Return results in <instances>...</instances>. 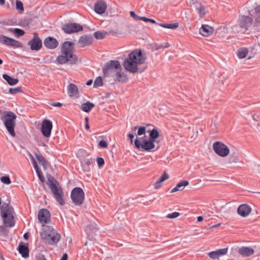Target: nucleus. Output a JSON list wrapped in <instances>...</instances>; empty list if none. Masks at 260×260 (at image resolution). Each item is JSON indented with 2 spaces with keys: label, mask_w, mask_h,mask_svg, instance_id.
<instances>
[{
  "label": "nucleus",
  "mask_w": 260,
  "mask_h": 260,
  "mask_svg": "<svg viewBox=\"0 0 260 260\" xmlns=\"http://www.w3.org/2000/svg\"><path fill=\"white\" fill-rule=\"evenodd\" d=\"M146 60V57L142 53L141 49H135L129 54L128 57L124 60L123 66L126 71L131 73H142L146 68L139 69L138 65L144 63Z\"/></svg>",
  "instance_id": "1"
},
{
  "label": "nucleus",
  "mask_w": 260,
  "mask_h": 260,
  "mask_svg": "<svg viewBox=\"0 0 260 260\" xmlns=\"http://www.w3.org/2000/svg\"><path fill=\"white\" fill-rule=\"evenodd\" d=\"M74 46V43L70 41H66L62 44L60 50L61 54L56 58L59 63L64 64L68 62L70 64H74L77 63L78 57L73 54Z\"/></svg>",
  "instance_id": "2"
},
{
  "label": "nucleus",
  "mask_w": 260,
  "mask_h": 260,
  "mask_svg": "<svg viewBox=\"0 0 260 260\" xmlns=\"http://www.w3.org/2000/svg\"><path fill=\"white\" fill-rule=\"evenodd\" d=\"M14 214L13 207L9 203H4L2 204L1 215L6 227H13L15 225Z\"/></svg>",
  "instance_id": "3"
},
{
  "label": "nucleus",
  "mask_w": 260,
  "mask_h": 260,
  "mask_svg": "<svg viewBox=\"0 0 260 260\" xmlns=\"http://www.w3.org/2000/svg\"><path fill=\"white\" fill-rule=\"evenodd\" d=\"M47 185L50 189L54 198L61 205H63L65 202L63 199V193L61 187L58 186V182L50 175L47 176Z\"/></svg>",
  "instance_id": "4"
},
{
  "label": "nucleus",
  "mask_w": 260,
  "mask_h": 260,
  "mask_svg": "<svg viewBox=\"0 0 260 260\" xmlns=\"http://www.w3.org/2000/svg\"><path fill=\"white\" fill-rule=\"evenodd\" d=\"M16 118V115L13 112L5 111L1 118L9 133L13 137L15 136L14 128Z\"/></svg>",
  "instance_id": "5"
},
{
  "label": "nucleus",
  "mask_w": 260,
  "mask_h": 260,
  "mask_svg": "<svg viewBox=\"0 0 260 260\" xmlns=\"http://www.w3.org/2000/svg\"><path fill=\"white\" fill-rule=\"evenodd\" d=\"M238 23L240 28L252 31V30H259L260 28L255 24L252 17L249 16L241 15L238 19Z\"/></svg>",
  "instance_id": "6"
},
{
  "label": "nucleus",
  "mask_w": 260,
  "mask_h": 260,
  "mask_svg": "<svg viewBox=\"0 0 260 260\" xmlns=\"http://www.w3.org/2000/svg\"><path fill=\"white\" fill-rule=\"evenodd\" d=\"M121 69V67L119 61L111 60L105 63L102 71L104 77H114L117 70Z\"/></svg>",
  "instance_id": "7"
},
{
  "label": "nucleus",
  "mask_w": 260,
  "mask_h": 260,
  "mask_svg": "<svg viewBox=\"0 0 260 260\" xmlns=\"http://www.w3.org/2000/svg\"><path fill=\"white\" fill-rule=\"evenodd\" d=\"M48 231H45V233L42 234V236L49 244L54 245L56 244L59 240L60 236L54 230L47 226Z\"/></svg>",
  "instance_id": "8"
},
{
  "label": "nucleus",
  "mask_w": 260,
  "mask_h": 260,
  "mask_svg": "<svg viewBox=\"0 0 260 260\" xmlns=\"http://www.w3.org/2000/svg\"><path fill=\"white\" fill-rule=\"evenodd\" d=\"M84 192L80 187H75L71 193V200L75 205H81L84 201Z\"/></svg>",
  "instance_id": "9"
},
{
  "label": "nucleus",
  "mask_w": 260,
  "mask_h": 260,
  "mask_svg": "<svg viewBox=\"0 0 260 260\" xmlns=\"http://www.w3.org/2000/svg\"><path fill=\"white\" fill-rule=\"evenodd\" d=\"M155 142L150 139L143 141L141 144L138 138L135 139L134 143L137 149H140L142 148L146 151H150L155 148Z\"/></svg>",
  "instance_id": "10"
},
{
  "label": "nucleus",
  "mask_w": 260,
  "mask_h": 260,
  "mask_svg": "<svg viewBox=\"0 0 260 260\" xmlns=\"http://www.w3.org/2000/svg\"><path fill=\"white\" fill-rule=\"evenodd\" d=\"M213 148L215 153L221 157H225L227 156L230 152L228 147L223 143L219 141H217L214 143Z\"/></svg>",
  "instance_id": "11"
},
{
  "label": "nucleus",
  "mask_w": 260,
  "mask_h": 260,
  "mask_svg": "<svg viewBox=\"0 0 260 260\" xmlns=\"http://www.w3.org/2000/svg\"><path fill=\"white\" fill-rule=\"evenodd\" d=\"M63 31L68 34L78 32L83 30L82 25L76 23H70L64 24L62 27Z\"/></svg>",
  "instance_id": "12"
},
{
  "label": "nucleus",
  "mask_w": 260,
  "mask_h": 260,
  "mask_svg": "<svg viewBox=\"0 0 260 260\" xmlns=\"http://www.w3.org/2000/svg\"><path fill=\"white\" fill-rule=\"evenodd\" d=\"M28 45L32 51H39L42 47V42L37 32L33 34V38L29 40Z\"/></svg>",
  "instance_id": "13"
},
{
  "label": "nucleus",
  "mask_w": 260,
  "mask_h": 260,
  "mask_svg": "<svg viewBox=\"0 0 260 260\" xmlns=\"http://www.w3.org/2000/svg\"><path fill=\"white\" fill-rule=\"evenodd\" d=\"M0 43L7 46L16 48L22 47V43L19 41L4 35H0Z\"/></svg>",
  "instance_id": "14"
},
{
  "label": "nucleus",
  "mask_w": 260,
  "mask_h": 260,
  "mask_svg": "<svg viewBox=\"0 0 260 260\" xmlns=\"http://www.w3.org/2000/svg\"><path fill=\"white\" fill-rule=\"evenodd\" d=\"M52 127V122L50 120L44 119L41 126L42 135L46 138L50 137Z\"/></svg>",
  "instance_id": "15"
},
{
  "label": "nucleus",
  "mask_w": 260,
  "mask_h": 260,
  "mask_svg": "<svg viewBox=\"0 0 260 260\" xmlns=\"http://www.w3.org/2000/svg\"><path fill=\"white\" fill-rule=\"evenodd\" d=\"M50 212L46 209H41L38 213V218L42 224L47 223L50 220Z\"/></svg>",
  "instance_id": "16"
},
{
  "label": "nucleus",
  "mask_w": 260,
  "mask_h": 260,
  "mask_svg": "<svg viewBox=\"0 0 260 260\" xmlns=\"http://www.w3.org/2000/svg\"><path fill=\"white\" fill-rule=\"evenodd\" d=\"M44 46L49 49H54L58 45V41L52 37H48L44 41Z\"/></svg>",
  "instance_id": "17"
},
{
  "label": "nucleus",
  "mask_w": 260,
  "mask_h": 260,
  "mask_svg": "<svg viewBox=\"0 0 260 260\" xmlns=\"http://www.w3.org/2000/svg\"><path fill=\"white\" fill-rule=\"evenodd\" d=\"M251 212V208L246 204L240 205L237 210L238 214L243 217L247 216Z\"/></svg>",
  "instance_id": "18"
},
{
  "label": "nucleus",
  "mask_w": 260,
  "mask_h": 260,
  "mask_svg": "<svg viewBox=\"0 0 260 260\" xmlns=\"http://www.w3.org/2000/svg\"><path fill=\"white\" fill-rule=\"evenodd\" d=\"M17 250L23 257L26 258L29 256V249L27 244L20 242L19 244Z\"/></svg>",
  "instance_id": "19"
},
{
  "label": "nucleus",
  "mask_w": 260,
  "mask_h": 260,
  "mask_svg": "<svg viewBox=\"0 0 260 260\" xmlns=\"http://www.w3.org/2000/svg\"><path fill=\"white\" fill-rule=\"evenodd\" d=\"M93 41L92 36L88 35L82 36L80 37L78 43L81 47L90 45Z\"/></svg>",
  "instance_id": "20"
},
{
  "label": "nucleus",
  "mask_w": 260,
  "mask_h": 260,
  "mask_svg": "<svg viewBox=\"0 0 260 260\" xmlns=\"http://www.w3.org/2000/svg\"><path fill=\"white\" fill-rule=\"evenodd\" d=\"M200 33L204 37H209L213 33V28L208 25L203 24L200 28Z\"/></svg>",
  "instance_id": "21"
},
{
  "label": "nucleus",
  "mask_w": 260,
  "mask_h": 260,
  "mask_svg": "<svg viewBox=\"0 0 260 260\" xmlns=\"http://www.w3.org/2000/svg\"><path fill=\"white\" fill-rule=\"evenodd\" d=\"M238 253L243 257H248L254 253V250L249 247L243 246L239 248Z\"/></svg>",
  "instance_id": "22"
},
{
  "label": "nucleus",
  "mask_w": 260,
  "mask_h": 260,
  "mask_svg": "<svg viewBox=\"0 0 260 260\" xmlns=\"http://www.w3.org/2000/svg\"><path fill=\"white\" fill-rule=\"evenodd\" d=\"M107 6L105 3L101 1L97 2L94 5V11L99 14L104 13L106 10Z\"/></svg>",
  "instance_id": "23"
},
{
  "label": "nucleus",
  "mask_w": 260,
  "mask_h": 260,
  "mask_svg": "<svg viewBox=\"0 0 260 260\" xmlns=\"http://www.w3.org/2000/svg\"><path fill=\"white\" fill-rule=\"evenodd\" d=\"M94 107V104L89 101L83 103L81 105L80 109L83 111L88 113L91 111L92 108Z\"/></svg>",
  "instance_id": "24"
},
{
  "label": "nucleus",
  "mask_w": 260,
  "mask_h": 260,
  "mask_svg": "<svg viewBox=\"0 0 260 260\" xmlns=\"http://www.w3.org/2000/svg\"><path fill=\"white\" fill-rule=\"evenodd\" d=\"M68 90L70 96H73L77 94L78 93V89L77 86L73 83H70L68 86Z\"/></svg>",
  "instance_id": "25"
},
{
  "label": "nucleus",
  "mask_w": 260,
  "mask_h": 260,
  "mask_svg": "<svg viewBox=\"0 0 260 260\" xmlns=\"http://www.w3.org/2000/svg\"><path fill=\"white\" fill-rule=\"evenodd\" d=\"M3 77L11 86L16 85L19 81L18 79L13 78L7 74H4Z\"/></svg>",
  "instance_id": "26"
},
{
  "label": "nucleus",
  "mask_w": 260,
  "mask_h": 260,
  "mask_svg": "<svg viewBox=\"0 0 260 260\" xmlns=\"http://www.w3.org/2000/svg\"><path fill=\"white\" fill-rule=\"evenodd\" d=\"M149 137L148 138L153 141L154 142H155L156 140L159 136V133L158 129L155 128H154L152 129L149 131Z\"/></svg>",
  "instance_id": "27"
},
{
  "label": "nucleus",
  "mask_w": 260,
  "mask_h": 260,
  "mask_svg": "<svg viewBox=\"0 0 260 260\" xmlns=\"http://www.w3.org/2000/svg\"><path fill=\"white\" fill-rule=\"evenodd\" d=\"M35 156L39 162L40 164H42L44 170H46L47 168V161L45 158L41 155L35 153Z\"/></svg>",
  "instance_id": "28"
},
{
  "label": "nucleus",
  "mask_w": 260,
  "mask_h": 260,
  "mask_svg": "<svg viewBox=\"0 0 260 260\" xmlns=\"http://www.w3.org/2000/svg\"><path fill=\"white\" fill-rule=\"evenodd\" d=\"M170 46V45L168 43H164L163 44H153L151 45V49L153 50H157L161 49L167 48Z\"/></svg>",
  "instance_id": "29"
},
{
  "label": "nucleus",
  "mask_w": 260,
  "mask_h": 260,
  "mask_svg": "<svg viewBox=\"0 0 260 260\" xmlns=\"http://www.w3.org/2000/svg\"><path fill=\"white\" fill-rule=\"evenodd\" d=\"M158 25L169 29H175L177 28L179 26V24L178 23H159Z\"/></svg>",
  "instance_id": "30"
},
{
  "label": "nucleus",
  "mask_w": 260,
  "mask_h": 260,
  "mask_svg": "<svg viewBox=\"0 0 260 260\" xmlns=\"http://www.w3.org/2000/svg\"><path fill=\"white\" fill-rule=\"evenodd\" d=\"M196 8L199 14L201 17H202L204 15H205L206 12L204 6L202 5L201 4L197 3L196 5Z\"/></svg>",
  "instance_id": "31"
},
{
  "label": "nucleus",
  "mask_w": 260,
  "mask_h": 260,
  "mask_svg": "<svg viewBox=\"0 0 260 260\" xmlns=\"http://www.w3.org/2000/svg\"><path fill=\"white\" fill-rule=\"evenodd\" d=\"M248 52L247 48H243L238 52L237 56L239 58H244L247 56Z\"/></svg>",
  "instance_id": "32"
},
{
  "label": "nucleus",
  "mask_w": 260,
  "mask_h": 260,
  "mask_svg": "<svg viewBox=\"0 0 260 260\" xmlns=\"http://www.w3.org/2000/svg\"><path fill=\"white\" fill-rule=\"evenodd\" d=\"M107 34V32H101L100 31H95L93 34V36L96 39H104L106 35Z\"/></svg>",
  "instance_id": "33"
},
{
  "label": "nucleus",
  "mask_w": 260,
  "mask_h": 260,
  "mask_svg": "<svg viewBox=\"0 0 260 260\" xmlns=\"http://www.w3.org/2000/svg\"><path fill=\"white\" fill-rule=\"evenodd\" d=\"M137 128H138L137 132V135L138 136H141L146 133V127L145 126H141L139 127L138 126H135L133 128V129L136 131Z\"/></svg>",
  "instance_id": "34"
},
{
  "label": "nucleus",
  "mask_w": 260,
  "mask_h": 260,
  "mask_svg": "<svg viewBox=\"0 0 260 260\" xmlns=\"http://www.w3.org/2000/svg\"><path fill=\"white\" fill-rule=\"evenodd\" d=\"M103 85L102 78L101 77H98L93 83V87L96 88L100 86H102Z\"/></svg>",
  "instance_id": "35"
},
{
  "label": "nucleus",
  "mask_w": 260,
  "mask_h": 260,
  "mask_svg": "<svg viewBox=\"0 0 260 260\" xmlns=\"http://www.w3.org/2000/svg\"><path fill=\"white\" fill-rule=\"evenodd\" d=\"M189 184V182L187 180H183L177 183L176 187L179 188L180 191L182 190L183 188Z\"/></svg>",
  "instance_id": "36"
},
{
  "label": "nucleus",
  "mask_w": 260,
  "mask_h": 260,
  "mask_svg": "<svg viewBox=\"0 0 260 260\" xmlns=\"http://www.w3.org/2000/svg\"><path fill=\"white\" fill-rule=\"evenodd\" d=\"M12 31L18 37L22 36L25 34V31L23 29L18 28L13 29Z\"/></svg>",
  "instance_id": "37"
},
{
  "label": "nucleus",
  "mask_w": 260,
  "mask_h": 260,
  "mask_svg": "<svg viewBox=\"0 0 260 260\" xmlns=\"http://www.w3.org/2000/svg\"><path fill=\"white\" fill-rule=\"evenodd\" d=\"M1 181L2 183L5 184H10L11 181L9 176H4L1 178Z\"/></svg>",
  "instance_id": "38"
},
{
  "label": "nucleus",
  "mask_w": 260,
  "mask_h": 260,
  "mask_svg": "<svg viewBox=\"0 0 260 260\" xmlns=\"http://www.w3.org/2000/svg\"><path fill=\"white\" fill-rule=\"evenodd\" d=\"M21 92V87L11 88L9 89V93L12 94H15Z\"/></svg>",
  "instance_id": "39"
},
{
  "label": "nucleus",
  "mask_w": 260,
  "mask_h": 260,
  "mask_svg": "<svg viewBox=\"0 0 260 260\" xmlns=\"http://www.w3.org/2000/svg\"><path fill=\"white\" fill-rule=\"evenodd\" d=\"M140 20H143L145 22H149L153 24H156V25H158V23H157L155 20L147 18L146 17H141L140 18Z\"/></svg>",
  "instance_id": "40"
},
{
  "label": "nucleus",
  "mask_w": 260,
  "mask_h": 260,
  "mask_svg": "<svg viewBox=\"0 0 260 260\" xmlns=\"http://www.w3.org/2000/svg\"><path fill=\"white\" fill-rule=\"evenodd\" d=\"M228 248H224L222 249H219L218 250H216L217 252V254L218 255V256H222L223 255H225L228 252Z\"/></svg>",
  "instance_id": "41"
},
{
  "label": "nucleus",
  "mask_w": 260,
  "mask_h": 260,
  "mask_svg": "<svg viewBox=\"0 0 260 260\" xmlns=\"http://www.w3.org/2000/svg\"><path fill=\"white\" fill-rule=\"evenodd\" d=\"M208 255L211 258L213 259H217L219 257L217 252L216 250L209 252Z\"/></svg>",
  "instance_id": "42"
},
{
  "label": "nucleus",
  "mask_w": 260,
  "mask_h": 260,
  "mask_svg": "<svg viewBox=\"0 0 260 260\" xmlns=\"http://www.w3.org/2000/svg\"><path fill=\"white\" fill-rule=\"evenodd\" d=\"M16 6L17 10L21 11H23L24 10L23 5L21 2L17 1Z\"/></svg>",
  "instance_id": "43"
},
{
  "label": "nucleus",
  "mask_w": 260,
  "mask_h": 260,
  "mask_svg": "<svg viewBox=\"0 0 260 260\" xmlns=\"http://www.w3.org/2000/svg\"><path fill=\"white\" fill-rule=\"evenodd\" d=\"M179 215H180L179 213H178L177 212H174L171 214H168V215L167 216V217L168 218L172 219V218H175L178 217L179 216Z\"/></svg>",
  "instance_id": "44"
},
{
  "label": "nucleus",
  "mask_w": 260,
  "mask_h": 260,
  "mask_svg": "<svg viewBox=\"0 0 260 260\" xmlns=\"http://www.w3.org/2000/svg\"><path fill=\"white\" fill-rule=\"evenodd\" d=\"M96 161H97L98 167L99 168L102 167L105 164L104 160L102 157H98Z\"/></svg>",
  "instance_id": "45"
},
{
  "label": "nucleus",
  "mask_w": 260,
  "mask_h": 260,
  "mask_svg": "<svg viewBox=\"0 0 260 260\" xmlns=\"http://www.w3.org/2000/svg\"><path fill=\"white\" fill-rule=\"evenodd\" d=\"M37 175L40 179V180L42 182H44L45 181V178L44 177V175L41 171V170H39L38 172H36Z\"/></svg>",
  "instance_id": "46"
},
{
  "label": "nucleus",
  "mask_w": 260,
  "mask_h": 260,
  "mask_svg": "<svg viewBox=\"0 0 260 260\" xmlns=\"http://www.w3.org/2000/svg\"><path fill=\"white\" fill-rule=\"evenodd\" d=\"M115 76L116 80H118V81H121L120 79L122 77V75L121 73V69H119V70H117V71L115 73Z\"/></svg>",
  "instance_id": "47"
},
{
  "label": "nucleus",
  "mask_w": 260,
  "mask_h": 260,
  "mask_svg": "<svg viewBox=\"0 0 260 260\" xmlns=\"http://www.w3.org/2000/svg\"><path fill=\"white\" fill-rule=\"evenodd\" d=\"M99 146L103 148H107L108 147V144L105 140H101L99 143Z\"/></svg>",
  "instance_id": "48"
},
{
  "label": "nucleus",
  "mask_w": 260,
  "mask_h": 260,
  "mask_svg": "<svg viewBox=\"0 0 260 260\" xmlns=\"http://www.w3.org/2000/svg\"><path fill=\"white\" fill-rule=\"evenodd\" d=\"M169 176L168 173H167L166 172H165L163 174L160 176L159 178V179L164 182L166 180L168 179L169 178Z\"/></svg>",
  "instance_id": "49"
},
{
  "label": "nucleus",
  "mask_w": 260,
  "mask_h": 260,
  "mask_svg": "<svg viewBox=\"0 0 260 260\" xmlns=\"http://www.w3.org/2000/svg\"><path fill=\"white\" fill-rule=\"evenodd\" d=\"M238 160V157L237 155H231V157L230 158V162H237Z\"/></svg>",
  "instance_id": "50"
},
{
  "label": "nucleus",
  "mask_w": 260,
  "mask_h": 260,
  "mask_svg": "<svg viewBox=\"0 0 260 260\" xmlns=\"http://www.w3.org/2000/svg\"><path fill=\"white\" fill-rule=\"evenodd\" d=\"M130 15L132 17L137 20H140V18H141V16L137 15L134 11L130 12Z\"/></svg>",
  "instance_id": "51"
},
{
  "label": "nucleus",
  "mask_w": 260,
  "mask_h": 260,
  "mask_svg": "<svg viewBox=\"0 0 260 260\" xmlns=\"http://www.w3.org/2000/svg\"><path fill=\"white\" fill-rule=\"evenodd\" d=\"M91 162H92V160L91 159H87L86 160H85V164L83 165V166H85V165L87 166V168H86L87 171H89V168L88 166L91 164Z\"/></svg>",
  "instance_id": "52"
},
{
  "label": "nucleus",
  "mask_w": 260,
  "mask_h": 260,
  "mask_svg": "<svg viewBox=\"0 0 260 260\" xmlns=\"http://www.w3.org/2000/svg\"><path fill=\"white\" fill-rule=\"evenodd\" d=\"M162 181H161L159 179L158 180V181H157L156 182V183L154 184V188L155 189H158L159 188L161 185V183H162Z\"/></svg>",
  "instance_id": "53"
},
{
  "label": "nucleus",
  "mask_w": 260,
  "mask_h": 260,
  "mask_svg": "<svg viewBox=\"0 0 260 260\" xmlns=\"http://www.w3.org/2000/svg\"><path fill=\"white\" fill-rule=\"evenodd\" d=\"M36 260H47V259L44 255L40 254L37 256Z\"/></svg>",
  "instance_id": "54"
},
{
  "label": "nucleus",
  "mask_w": 260,
  "mask_h": 260,
  "mask_svg": "<svg viewBox=\"0 0 260 260\" xmlns=\"http://www.w3.org/2000/svg\"><path fill=\"white\" fill-rule=\"evenodd\" d=\"M52 106L60 107L62 106V104L59 102H55L50 103Z\"/></svg>",
  "instance_id": "55"
},
{
  "label": "nucleus",
  "mask_w": 260,
  "mask_h": 260,
  "mask_svg": "<svg viewBox=\"0 0 260 260\" xmlns=\"http://www.w3.org/2000/svg\"><path fill=\"white\" fill-rule=\"evenodd\" d=\"M32 165L36 172H38V171L40 170L36 161L32 163Z\"/></svg>",
  "instance_id": "56"
},
{
  "label": "nucleus",
  "mask_w": 260,
  "mask_h": 260,
  "mask_svg": "<svg viewBox=\"0 0 260 260\" xmlns=\"http://www.w3.org/2000/svg\"><path fill=\"white\" fill-rule=\"evenodd\" d=\"M32 165L36 172H38V171L40 170L36 161L32 163Z\"/></svg>",
  "instance_id": "57"
},
{
  "label": "nucleus",
  "mask_w": 260,
  "mask_h": 260,
  "mask_svg": "<svg viewBox=\"0 0 260 260\" xmlns=\"http://www.w3.org/2000/svg\"><path fill=\"white\" fill-rule=\"evenodd\" d=\"M128 137L130 139L131 143L133 144V139L134 138V135L133 134H128Z\"/></svg>",
  "instance_id": "58"
},
{
  "label": "nucleus",
  "mask_w": 260,
  "mask_h": 260,
  "mask_svg": "<svg viewBox=\"0 0 260 260\" xmlns=\"http://www.w3.org/2000/svg\"><path fill=\"white\" fill-rule=\"evenodd\" d=\"M68 255L66 253L63 254V255L62 256V257L60 260H68Z\"/></svg>",
  "instance_id": "59"
},
{
  "label": "nucleus",
  "mask_w": 260,
  "mask_h": 260,
  "mask_svg": "<svg viewBox=\"0 0 260 260\" xmlns=\"http://www.w3.org/2000/svg\"><path fill=\"white\" fill-rule=\"evenodd\" d=\"M180 191V190H179V188H178L176 187V186L174 188H173L171 190V193H173V192H176V191Z\"/></svg>",
  "instance_id": "60"
},
{
  "label": "nucleus",
  "mask_w": 260,
  "mask_h": 260,
  "mask_svg": "<svg viewBox=\"0 0 260 260\" xmlns=\"http://www.w3.org/2000/svg\"><path fill=\"white\" fill-rule=\"evenodd\" d=\"M23 237H24V239L27 240L29 238L28 233L27 232V233H25L23 235Z\"/></svg>",
  "instance_id": "61"
},
{
  "label": "nucleus",
  "mask_w": 260,
  "mask_h": 260,
  "mask_svg": "<svg viewBox=\"0 0 260 260\" xmlns=\"http://www.w3.org/2000/svg\"><path fill=\"white\" fill-rule=\"evenodd\" d=\"M203 220V217L202 216H198L197 218V220L198 222L202 221Z\"/></svg>",
  "instance_id": "62"
},
{
  "label": "nucleus",
  "mask_w": 260,
  "mask_h": 260,
  "mask_svg": "<svg viewBox=\"0 0 260 260\" xmlns=\"http://www.w3.org/2000/svg\"><path fill=\"white\" fill-rule=\"evenodd\" d=\"M30 158L31 159V161L32 162V164L34 162H36V160L35 159V158L34 157V156L31 154H30Z\"/></svg>",
  "instance_id": "63"
},
{
  "label": "nucleus",
  "mask_w": 260,
  "mask_h": 260,
  "mask_svg": "<svg viewBox=\"0 0 260 260\" xmlns=\"http://www.w3.org/2000/svg\"><path fill=\"white\" fill-rule=\"evenodd\" d=\"M92 83V80H89L88 81H87L86 84L88 86H89V85H91Z\"/></svg>",
  "instance_id": "64"
}]
</instances>
